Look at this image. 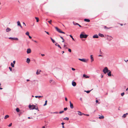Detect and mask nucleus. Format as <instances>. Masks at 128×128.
Returning a JSON list of instances; mask_svg holds the SVG:
<instances>
[{
	"mask_svg": "<svg viewBox=\"0 0 128 128\" xmlns=\"http://www.w3.org/2000/svg\"><path fill=\"white\" fill-rule=\"evenodd\" d=\"M42 97V96H35V97L36 98H39L40 97Z\"/></svg>",
	"mask_w": 128,
	"mask_h": 128,
	"instance_id": "31",
	"label": "nucleus"
},
{
	"mask_svg": "<svg viewBox=\"0 0 128 128\" xmlns=\"http://www.w3.org/2000/svg\"><path fill=\"white\" fill-rule=\"evenodd\" d=\"M28 36H29V38H30V39L32 38V37L30 36V35H29Z\"/></svg>",
	"mask_w": 128,
	"mask_h": 128,
	"instance_id": "56",
	"label": "nucleus"
},
{
	"mask_svg": "<svg viewBox=\"0 0 128 128\" xmlns=\"http://www.w3.org/2000/svg\"><path fill=\"white\" fill-rule=\"evenodd\" d=\"M47 100H46L45 101V103L44 104V106H45L47 104Z\"/></svg>",
	"mask_w": 128,
	"mask_h": 128,
	"instance_id": "37",
	"label": "nucleus"
},
{
	"mask_svg": "<svg viewBox=\"0 0 128 128\" xmlns=\"http://www.w3.org/2000/svg\"><path fill=\"white\" fill-rule=\"evenodd\" d=\"M104 118V116H102L99 117V118L100 119H103Z\"/></svg>",
	"mask_w": 128,
	"mask_h": 128,
	"instance_id": "21",
	"label": "nucleus"
},
{
	"mask_svg": "<svg viewBox=\"0 0 128 128\" xmlns=\"http://www.w3.org/2000/svg\"><path fill=\"white\" fill-rule=\"evenodd\" d=\"M27 53L28 54H30L31 52V50L30 48H29L27 49Z\"/></svg>",
	"mask_w": 128,
	"mask_h": 128,
	"instance_id": "6",
	"label": "nucleus"
},
{
	"mask_svg": "<svg viewBox=\"0 0 128 128\" xmlns=\"http://www.w3.org/2000/svg\"><path fill=\"white\" fill-rule=\"evenodd\" d=\"M80 100H81V101H82V98H80Z\"/></svg>",
	"mask_w": 128,
	"mask_h": 128,
	"instance_id": "53",
	"label": "nucleus"
},
{
	"mask_svg": "<svg viewBox=\"0 0 128 128\" xmlns=\"http://www.w3.org/2000/svg\"><path fill=\"white\" fill-rule=\"evenodd\" d=\"M35 18L36 19V22H38V21H39V18H38V17H35Z\"/></svg>",
	"mask_w": 128,
	"mask_h": 128,
	"instance_id": "28",
	"label": "nucleus"
},
{
	"mask_svg": "<svg viewBox=\"0 0 128 128\" xmlns=\"http://www.w3.org/2000/svg\"><path fill=\"white\" fill-rule=\"evenodd\" d=\"M67 109H68V108H67L66 107V108H64V111H66V110Z\"/></svg>",
	"mask_w": 128,
	"mask_h": 128,
	"instance_id": "40",
	"label": "nucleus"
},
{
	"mask_svg": "<svg viewBox=\"0 0 128 128\" xmlns=\"http://www.w3.org/2000/svg\"><path fill=\"white\" fill-rule=\"evenodd\" d=\"M70 36L71 38H72V36L71 35H70Z\"/></svg>",
	"mask_w": 128,
	"mask_h": 128,
	"instance_id": "64",
	"label": "nucleus"
},
{
	"mask_svg": "<svg viewBox=\"0 0 128 128\" xmlns=\"http://www.w3.org/2000/svg\"><path fill=\"white\" fill-rule=\"evenodd\" d=\"M13 64H15L16 63V61L15 60H14L13 62Z\"/></svg>",
	"mask_w": 128,
	"mask_h": 128,
	"instance_id": "57",
	"label": "nucleus"
},
{
	"mask_svg": "<svg viewBox=\"0 0 128 128\" xmlns=\"http://www.w3.org/2000/svg\"><path fill=\"white\" fill-rule=\"evenodd\" d=\"M64 120H69V118H68V117H66V118H64Z\"/></svg>",
	"mask_w": 128,
	"mask_h": 128,
	"instance_id": "34",
	"label": "nucleus"
},
{
	"mask_svg": "<svg viewBox=\"0 0 128 128\" xmlns=\"http://www.w3.org/2000/svg\"><path fill=\"white\" fill-rule=\"evenodd\" d=\"M98 35L100 37H104V36L103 34H98Z\"/></svg>",
	"mask_w": 128,
	"mask_h": 128,
	"instance_id": "22",
	"label": "nucleus"
},
{
	"mask_svg": "<svg viewBox=\"0 0 128 128\" xmlns=\"http://www.w3.org/2000/svg\"><path fill=\"white\" fill-rule=\"evenodd\" d=\"M9 68L10 70V71H12V68L10 67H9Z\"/></svg>",
	"mask_w": 128,
	"mask_h": 128,
	"instance_id": "42",
	"label": "nucleus"
},
{
	"mask_svg": "<svg viewBox=\"0 0 128 128\" xmlns=\"http://www.w3.org/2000/svg\"><path fill=\"white\" fill-rule=\"evenodd\" d=\"M18 40V39L17 38H14V40Z\"/></svg>",
	"mask_w": 128,
	"mask_h": 128,
	"instance_id": "41",
	"label": "nucleus"
},
{
	"mask_svg": "<svg viewBox=\"0 0 128 128\" xmlns=\"http://www.w3.org/2000/svg\"><path fill=\"white\" fill-rule=\"evenodd\" d=\"M98 56H102V57H103V56L102 54Z\"/></svg>",
	"mask_w": 128,
	"mask_h": 128,
	"instance_id": "47",
	"label": "nucleus"
},
{
	"mask_svg": "<svg viewBox=\"0 0 128 128\" xmlns=\"http://www.w3.org/2000/svg\"><path fill=\"white\" fill-rule=\"evenodd\" d=\"M23 24L24 25V26H26V24H25V23H24V22H23Z\"/></svg>",
	"mask_w": 128,
	"mask_h": 128,
	"instance_id": "54",
	"label": "nucleus"
},
{
	"mask_svg": "<svg viewBox=\"0 0 128 128\" xmlns=\"http://www.w3.org/2000/svg\"><path fill=\"white\" fill-rule=\"evenodd\" d=\"M55 45L57 46L60 49H61L62 48L61 47V46H60L58 44V43H56L55 44Z\"/></svg>",
	"mask_w": 128,
	"mask_h": 128,
	"instance_id": "20",
	"label": "nucleus"
},
{
	"mask_svg": "<svg viewBox=\"0 0 128 128\" xmlns=\"http://www.w3.org/2000/svg\"><path fill=\"white\" fill-rule=\"evenodd\" d=\"M73 24L75 26L78 25V23H76L74 22H73Z\"/></svg>",
	"mask_w": 128,
	"mask_h": 128,
	"instance_id": "27",
	"label": "nucleus"
},
{
	"mask_svg": "<svg viewBox=\"0 0 128 128\" xmlns=\"http://www.w3.org/2000/svg\"><path fill=\"white\" fill-rule=\"evenodd\" d=\"M109 71L108 68L107 67H105L103 70V72L105 74H106L107 72H108Z\"/></svg>",
	"mask_w": 128,
	"mask_h": 128,
	"instance_id": "3",
	"label": "nucleus"
},
{
	"mask_svg": "<svg viewBox=\"0 0 128 128\" xmlns=\"http://www.w3.org/2000/svg\"><path fill=\"white\" fill-rule=\"evenodd\" d=\"M9 117V115H7L5 116H4V118L5 119H6V118H8Z\"/></svg>",
	"mask_w": 128,
	"mask_h": 128,
	"instance_id": "25",
	"label": "nucleus"
},
{
	"mask_svg": "<svg viewBox=\"0 0 128 128\" xmlns=\"http://www.w3.org/2000/svg\"><path fill=\"white\" fill-rule=\"evenodd\" d=\"M68 51L70 52H71V50L70 49V48H69L68 49Z\"/></svg>",
	"mask_w": 128,
	"mask_h": 128,
	"instance_id": "43",
	"label": "nucleus"
},
{
	"mask_svg": "<svg viewBox=\"0 0 128 128\" xmlns=\"http://www.w3.org/2000/svg\"><path fill=\"white\" fill-rule=\"evenodd\" d=\"M64 122H62L61 123L62 124V126H64Z\"/></svg>",
	"mask_w": 128,
	"mask_h": 128,
	"instance_id": "55",
	"label": "nucleus"
},
{
	"mask_svg": "<svg viewBox=\"0 0 128 128\" xmlns=\"http://www.w3.org/2000/svg\"><path fill=\"white\" fill-rule=\"evenodd\" d=\"M85 33L84 32H82L81 34H80V37L81 38H86L87 36L88 35L86 34H84Z\"/></svg>",
	"mask_w": 128,
	"mask_h": 128,
	"instance_id": "1",
	"label": "nucleus"
},
{
	"mask_svg": "<svg viewBox=\"0 0 128 128\" xmlns=\"http://www.w3.org/2000/svg\"><path fill=\"white\" fill-rule=\"evenodd\" d=\"M64 47L65 49L68 48V47H67L66 46V45L64 44Z\"/></svg>",
	"mask_w": 128,
	"mask_h": 128,
	"instance_id": "26",
	"label": "nucleus"
},
{
	"mask_svg": "<svg viewBox=\"0 0 128 128\" xmlns=\"http://www.w3.org/2000/svg\"><path fill=\"white\" fill-rule=\"evenodd\" d=\"M17 23L18 26H20L21 28H22V26L19 21H18L17 22Z\"/></svg>",
	"mask_w": 128,
	"mask_h": 128,
	"instance_id": "9",
	"label": "nucleus"
},
{
	"mask_svg": "<svg viewBox=\"0 0 128 128\" xmlns=\"http://www.w3.org/2000/svg\"><path fill=\"white\" fill-rule=\"evenodd\" d=\"M60 38L62 39V40L64 38H63V37L61 36H60Z\"/></svg>",
	"mask_w": 128,
	"mask_h": 128,
	"instance_id": "62",
	"label": "nucleus"
},
{
	"mask_svg": "<svg viewBox=\"0 0 128 128\" xmlns=\"http://www.w3.org/2000/svg\"><path fill=\"white\" fill-rule=\"evenodd\" d=\"M90 58L91 59V62H92L94 61V59L92 56V55H91L90 56Z\"/></svg>",
	"mask_w": 128,
	"mask_h": 128,
	"instance_id": "10",
	"label": "nucleus"
},
{
	"mask_svg": "<svg viewBox=\"0 0 128 128\" xmlns=\"http://www.w3.org/2000/svg\"><path fill=\"white\" fill-rule=\"evenodd\" d=\"M30 62V59L29 58H27L26 59V62L27 63H29Z\"/></svg>",
	"mask_w": 128,
	"mask_h": 128,
	"instance_id": "15",
	"label": "nucleus"
},
{
	"mask_svg": "<svg viewBox=\"0 0 128 128\" xmlns=\"http://www.w3.org/2000/svg\"><path fill=\"white\" fill-rule=\"evenodd\" d=\"M62 40V42H64V39H63Z\"/></svg>",
	"mask_w": 128,
	"mask_h": 128,
	"instance_id": "60",
	"label": "nucleus"
},
{
	"mask_svg": "<svg viewBox=\"0 0 128 128\" xmlns=\"http://www.w3.org/2000/svg\"><path fill=\"white\" fill-rule=\"evenodd\" d=\"M108 75L109 76H111V72L109 70V71L108 72Z\"/></svg>",
	"mask_w": 128,
	"mask_h": 128,
	"instance_id": "14",
	"label": "nucleus"
},
{
	"mask_svg": "<svg viewBox=\"0 0 128 128\" xmlns=\"http://www.w3.org/2000/svg\"><path fill=\"white\" fill-rule=\"evenodd\" d=\"M128 114V113H126V114H124L122 116V117L123 118H125L126 116Z\"/></svg>",
	"mask_w": 128,
	"mask_h": 128,
	"instance_id": "18",
	"label": "nucleus"
},
{
	"mask_svg": "<svg viewBox=\"0 0 128 128\" xmlns=\"http://www.w3.org/2000/svg\"><path fill=\"white\" fill-rule=\"evenodd\" d=\"M28 119H30V118H31V119H32V118H30V117H28Z\"/></svg>",
	"mask_w": 128,
	"mask_h": 128,
	"instance_id": "63",
	"label": "nucleus"
},
{
	"mask_svg": "<svg viewBox=\"0 0 128 128\" xmlns=\"http://www.w3.org/2000/svg\"><path fill=\"white\" fill-rule=\"evenodd\" d=\"M11 65L12 67H14V64H13L12 62L11 63Z\"/></svg>",
	"mask_w": 128,
	"mask_h": 128,
	"instance_id": "30",
	"label": "nucleus"
},
{
	"mask_svg": "<svg viewBox=\"0 0 128 128\" xmlns=\"http://www.w3.org/2000/svg\"><path fill=\"white\" fill-rule=\"evenodd\" d=\"M92 90V89L91 90H88V91H84V92H86L87 93H89L90 92V91Z\"/></svg>",
	"mask_w": 128,
	"mask_h": 128,
	"instance_id": "32",
	"label": "nucleus"
},
{
	"mask_svg": "<svg viewBox=\"0 0 128 128\" xmlns=\"http://www.w3.org/2000/svg\"><path fill=\"white\" fill-rule=\"evenodd\" d=\"M98 100H96V103H98Z\"/></svg>",
	"mask_w": 128,
	"mask_h": 128,
	"instance_id": "61",
	"label": "nucleus"
},
{
	"mask_svg": "<svg viewBox=\"0 0 128 128\" xmlns=\"http://www.w3.org/2000/svg\"><path fill=\"white\" fill-rule=\"evenodd\" d=\"M51 40H52V42L54 43L55 42V41L52 38H50Z\"/></svg>",
	"mask_w": 128,
	"mask_h": 128,
	"instance_id": "29",
	"label": "nucleus"
},
{
	"mask_svg": "<svg viewBox=\"0 0 128 128\" xmlns=\"http://www.w3.org/2000/svg\"><path fill=\"white\" fill-rule=\"evenodd\" d=\"M16 110L17 112H19L20 111V110L18 108H17L16 109Z\"/></svg>",
	"mask_w": 128,
	"mask_h": 128,
	"instance_id": "35",
	"label": "nucleus"
},
{
	"mask_svg": "<svg viewBox=\"0 0 128 128\" xmlns=\"http://www.w3.org/2000/svg\"><path fill=\"white\" fill-rule=\"evenodd\" d=\"M35 107L36 106L33 104L32 105L30 104L28 106V108L30 110L34 109Z\"/></svg>",
	"mask_w": 128,
	"mask_h": 128,
	"instance_id": "2",
	"label": "nucleus"
},
{
	"mask_svg": "<svg viewBox=\"0 0 128 128\" xmlns=\"http://www.w3.org/2000/svg\"><path fill=\"white\" fill-rule=\"evenodd\" d=\"M24 11H25V12H29V10L27 9V8H26L24 10Z\"/></svg>",
	"mask_w": 128,
	"mask_h": 128,
	"instance_id": "24",
	"label": "nucleus"
},
{
	"mask_svg": "<svg viewBox=\"0 0 128 128\" xmlns=\"http://www.w3.org/2000/svg\"><path fill=\"white\" fill-rule=\"evenodd\" d=\"M93 38H98V36L97 34H95L93 36Z\"/></svg>",
	"mask_w": 128,
	"mask_h": 128,
	"instance_id": "11",
	"label": "nucleus"
},
{
	"mask_svg": "<svg viewBox=\"0 0 128 128\" xmlns=\"http://www.w3.org/2000/svg\"><path fill=\"white\" fill-rule=\"evenodd\" d=\"M78 26L80 27H82L81 26H80L79 24H78Z\"/></svg>",
	"mask_w": 128,
	"mask_h": 128,
	"instance_id": "58",
	"label": "nucleus"
},
{
	"mask_svg": "<svg viewBox=\"0 0 128 128\" xmlns=\"http://www.w3.org/2000/svg\"><path fill=\"white\" fill-rule=\"evenodd\" d=\"M41 70H38L36 72V74L37 75L39 74H40V72Z\"/></svg>",
	"mask_w": 128,
	"mask_h": 128,
	"instance_id": "13",
	"label": "nucleus"
},
{
	"mask_svg": "<svg viewBox=\"0 0 128 128\" xmlns=\"http://www.w3.org/2000/svg\"><path fill=\"white\" fill-rule=\"evenodd\" d=\"M58 112H53V113H54V114H58Z\"/></svg>",
	"mask_w": 128,
	"mask_h": 128,
	"instance_id": "48",
	"label": "nucleus"
},
{
	"mask_svg": "<svg viewBox=\"0 0 128 128\" xmlns=\"http://www.w3.org/2000/svg\"><path fill=\"white\" fill-rule=\"evenodd\" d=\"M41 56H44V54H41Z\"/></svg>",
	"mask_w": 128,
	"mask_h": 128,
	"instance_id": "59",
	"label": "nucleus"
},
{
	"mask_svg": "<svg viewBox=\"0 0 128 128\" xmlns=\"http://www.w3.org/2000/svg\"><path fill=\"white\" fill-rule=\"evenodd\" d=\"M72 85L74 86H76V82H72Z\"/></svg>",
	"mask_w": 128,
	"mask_h": 128,
	"instance_id": "16",
	"label": "nucleus"
},
{
	"mask_svg": "<svg viewBox=\"0 0 128 128\" xmlns=\"http://www.w3.org/2000/svg\"><path fill=\"white\" fill-rule=\"evenodd\" d=\"M78 112L79 113H78V114L80 116H82V114L85 115L84 114H82V112L80 111H78Z\"/></svg>",
	"mask_w": 128,
	"mask_h": 128,
	"instance_id": "17",
	"label": "nucleus"
},
{
	"mask_svg": "<svg viewBox=\"0 0 128 128\" xmlns=\"http://www.w3.org/2000/svg\"><path fill=\"white\" fill-rule=\"evenodd\" d=\"M78 60L81 61L85 62H87L88 61V60H86V59L84 58H79Z\"/></svg>",
	"mask_w": 128,
	"mask_h": 128,
	"instance_id": "5",
	"label": "nucleus"
},
{
	"mask_svg": "<svg viewBox=\"0 0 128 128\" xmlns=\"http://www.w3.org/2000/svg\"><path fill=\"white\" fill-rule=\"evenodd\" d=\"M53 81V80L52 79L50 81V83H51Z\"/></svg>",
	"mask_w": 128,
	"mask_h": 128,
	"instance_id": "49",
	"label": "nucleus"
},
{
	"mask_svg": "<svg viewBox=\"0 0 128 128\" xmlns=\"http://www.w3.org/2000/svg\"><path fill=\"white\" fill-rule=\"evenodd\" d=\"M11 30L10 29V28H7L6 30V32H8L10 31Z\"/></svg>",
	"mask_w": 128,
	"mask_h": 128,
	"instance_id": "12",
	"label": "nucleus"
},
{
	"mask_svg": "<svg viewBox=\"0 0 128 128\" xmlns=\"http://www.w3.org/2000/svg\"><path fill=\"white\" fill-rule=\"evenodd\" d=\"M65 98L66 101H67L68 100L67 98L66 97H65Z\"/></svg>",
	"mask_w": 128,
	"mask_h": 128,
	"instance_id": "52",
	"label": "nucleus"
},
{
	"mask_svg": "<svg viewBox=\"0 0 128 128\" xmlns=\"http://www.w3.org/2000/svg\"><path fill=\"white\" fill-rule=\"evenodd\" d=\"M9 39H12L14 40V38L10 37L9 38Z\"/></svg>",
	"mask_w": 128,
	"mask_h": 128,
	"instance_id": "46",
	"label": "nucleus"
},
{
	"mask_svg": "<svg viewBox=\"0 0 128 128\" xmlns=\"http://www.w3.org/2000/svg\"><path fill=\"white\" fill-rule=\"evenodd\" d=\"M107 38L108 40L109 41L111 40L112 39V37L109 36H107Z\"/></svg>",
	"mask_w": 128,
	"mask_h": 128,
	"instance_id": "7",
	"label": "nucleus"
},
{
	"mask_svg": "<svg viewBox=\"0 0 128 128\" xmlns=\"http://www.w3.org/2000/svg\"><path fill=\"white\" fill-rule=\"evenodd\" d=\"M35 109L36 110H38L39 111V110L37 106H36V107L35 108Z\"/></svg>",
	"mask_w": 128,
	"mask_h": 128,
	"instance_id": "36",
	"label": "nucleus"
},
{
	"mask_svg": "<svg viewBox=\"0 0 128 128\" xmlns=\"http://www.w3.org/2000/svg\"><path fill=\"white\" fill-rule=\"evenodd\" d=\"M12 123H10L8 126L9 127L11 126L12 125Z\"/></svg>",
	"mask_w": 128,
	"mask_h": 128,
	"instance_id": "44",
	"label": "nucleus"
},
{
	"mask_svg": "<svg viewBox=\"0 0 128 128\" xmlns=\"http://www.w3.org/2000/svg\"><path fill=\"white\" fill-rule=\"evenodd\" d=\"M83 76L86 78H89V76H88L84 74L83 75Z\"/></svg>",
	"mask_w": 128,
	"mask_h": 128,
	"instance_id": "23",
	"label": "nucleus"
},
{
	"mask_svg": "<svg viewBox=\"0 0 128 128\" xmlns=\"http://www.w3.org/2000/svg\"><path fill=\"white\" fill-rule=\"evenodd\" d=\"M70 108L72 109L73 108H74V106L73 104L70 101Z\"/></svg>",
	"mask_w": 128,
	"mask_h": 128,
	"instance_id": "8",
	"label": "nucleus"
},
{
	"mask_svg": "<svg viewBox=\"0 0 128 128\" xmlns=\"http://www.w3.org/2000/svg\"><path fill=\"white\" fill-rule=\"evenodd\" d=\"M45 32H46V34H48V35H49V33L48 32H46V31H44Z\"/></svg>",
	"mask_w": 128,
	"mask_h": 128,
	"instance_id": "51",
	"label": "nucleus"
},
{
	"mask_svg": "<svg viewBox=\"0 0 128 128\" xmlns=\"http://www.w3.org/2000/svg\"><path fill=\"white\" fill-rule=\"evenodd\" d=\"M124 92L122 93L121 94V95L122 96H123L124 94Z\"/></svg>",
	"mask_w": 128,
	"mask_h": 128,
	"instance_id": "39",
	"label": "nucleus"
},
{
	"mask_svg": "<svg viewBox=\"0 0 128 128\" xmlns=\"http://www.w3.org/2000/svg\"><path fill=\"white\" fill-rule=\"evenodd\" d=\"M55 28L56 29V30L59 32L65 34V33L64 32L62 31L60 29L58 28V27H55Z\"/></svg>",
	"mask_w": 128,
	"mask_h": 128,
	"instance_id": "4",
	"label": "nucleus"
},
{
	"mask_svg": "<svg viewBox=\"0 0 128 128\" xmlns=\"http://www.w3.org/2000/svg\"><path fill=\"white\" fill-rule=\"evenodd\" d=\"M84 20L85 22H89L90 21V20L89 19L86 18L84 19Z\"/></svg>",
	"mask_w": 128,
	"mask_h": 128,
	"instance_id": "19",
	"label": "nucleus"
},
{
	"mask_svg": "<svg viewBox=\"0 0 128 128\" xmlns=\"http://www.w3.org/2000/svg\"><path fill=\"white\" fill-rule=\"evenodd\" d=\"M52 22V20H50V21H48V22L50 24H51V22Z\"/></svg>",
	"mask_w": 128,
	"mask_h": 128,
	"instance_id": "38",
	"label": "nucleus"
},
{
	"mask_svg": "<svg viewBox=\"0 0 128 128\" xmlns=\"http://www.w3.org/2000/svg\"><path fill=\"white\" fill-rule=\"evenodd\" d=\"M72 70H75V69L73 68H72Z\"/></svg>",
	"mask_w": 128,
	"mask_h": 128,
	"instance_id": "50",
	"label": "nucleus"
},
{
	"mask_svg": "<svg viewBox=\"0 0 128 128\" xmlns=\"http://www.w3.org/2000/svg\"><path fill=\"white\" fill-rule=\"evenodd\" d=\"M64 112V111H60L59 112V113L60 114H62V113H63Z\"/></svg>",
	"mask_w": 128,
	"mask_h": 128,
	"instance_id": "45",
	"label": "nucleus"
},
{
	"mask_svg": "<svg viewBox=\"0 0 128 128\" xmlns=\"http://www.w3.org/2000/svg\"><path fill=\"white\" fill-rule=\"evenodd\" d=\"M26 35L28 36L29 35V32H26Z\"/></svg>",
	"mask_w": 128,
	"mask_h": 128,
	"instance_id": "33",
	"label": "nucleus"
}]
</instances>
